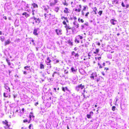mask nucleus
<instances>
[{"mask_svg": "<svg viewBox=\"0 0 129 129\" xmlns=\"http://www.w3.org/2000/svg\"><path fill=\"white\" fill-rule=\"evenodd\" d=\"M11 42L10 41V40L9 39L7 41L5 42L4 43V45L5 46H6L7 45L9 44Z\"/></svg>", "mask_w": 129, "mask_h": 129, "instance_id": "27", "label": "nucleus"}, {"mask_svg": "<svg viewBox=\"0 0 129 129\" xmlns=\"http://www.w3.org/2000/svg\"><path fill=\"white\" fill-rule=\"evenodd\" d=\"M62 90L64 92H65L66 90H67L69 91H70L67 87H62Z\"/></svg>", "mask_w": 129, "mask_h": 129, "instance_id": "22", "label": "nucleus"}, {"mask_svg": "<svg viewBox=\"0 0 129 129\" xmlns=\"http://www.w3.org/2000/svg\"><path fill=\"white\" fill-rule=\"evenodd\" d=\"M102 13H103V11H99L98 12V13L99 14L100 16L102 14Z\"/></svg>", "mask_w": 129, "mask_h": 129, "instance_id": "38", "label": "nucleus"}, {"mask_svg": "<svg viewBox=\"0 0 129 129\" xmlns=\"http://www.w3.org/2000/svg\"><path fill=\"white\" fill-rule=\"evenodd\" d=\"M101 58V56H100L98 57V59L99 60H100V59Z\"/></svg>", "mask_w": 129, "mask_h": 129, "instance_id": "57", "label": "nucleus"}, {"mask_svg": "<svg viewBox=\"0 0 129 129\" xmlns=\"http://www.w3.org/2000/svg\"><path fill=\"white\" fill-rule=\"evenodd\" d=\"M23 73L24 74H27V73L26 71H23Z\"/></svg>", "mask_w": 129, "mask_h": 129, "instance_id": "49", "label": "nucleus"}, {"mask_svg": "<svg viewBox=\"0 0 129 129\" xmlns=\"http://www.w3.org/2000/svg\"><path fill=\"white\" fill-rule=\"evenodd\" d=\"M30 66H25V67H24V68L25 69L28 70V69H27V68H30Z\"/></svg>", "mask_w": 129, "mask_h": 129, "instance_id": "40", "label": "nucleus"}, {"mask_svg": "<svg viewBox=\"0 0 129 129\" xmlns=\"http://www.w3.org/2000/svg\"><path fill=\"white\" fill-rule=\"evenodd\" d=\"M121 5L123 7H125V5L123 2L122 3Z\"/></svg>", "mask_w": 129, "mask_h": 129, "instance_id": "48", "label": "nucleus"}, {"mask_svg": "<svg viewBox=\"0 0 129 129\" xmlns=\"http://www.w3.org/2000/svg\"><path fill=\"white\" fill-rule=\"evenodd\" d=\"M72 54L73 55H74L76 57H78L79 56V55L78 53H75L74 51L72 52Z\"/></svg>", "mask_w": 129, "mask_h": 129, "instance_id": "20", "label": "nucleus"}, {"mask_svg": "<svg viewBox=\"0 0 129 129\" xmlns=\"http://www.w3.org/2000/svg\"><path fill=\"white\" fill-rule=\"evenodd\" d=\"M99 51V49H96L95 50V51L93 52V53L94 54H97L98 53Z\"/></svg>", "mask_w": 129, "mask_h": 129, "instance_id": "35", "label": "nucleus"}, {"mask_svg": "<svg viewBox=\"0 0 129 129\" xmlns=\"http://www.w3.org/2000/svg\"><path fill=\"white\" fill-rule=\"evenodd\" d=\"M78 37H79L80 39H82L83 38V37L80 36V35H78L77 36H76L75 39V42H77L78 43H79L80 42V41L78 40V39L77 38H78Z\"/></svg>", "mask_w": 129, "mask_h": 129, "instance_id": "10", "label": "nucleus"}, {"mask_svg": "<svg viewBox=\"0 0 129 129\" xmlns=\"http://www.w3.org/2000/svg\"><path fill=\"white\" fill-rule=\"evenodd\" d=\"M117 22V20H114L113 19H111L110 20V22L111 24L113 25H114L116 24V22Z\"/></svg>", "mask_w": 129, "mask_h": 129, "instance_id": "16", "label": "nucleus"}, {"mask_svg": "<svg viewBox=\"0 0 129 129\" xmlns=\"http://www.w3.org/2000/svg\"><path fill=\"white\" fill-rule=\"evenodd\" d=\"M51 61V60L50 59L49 57H48L47 58L46 60V62L47 64L48 65H49L50 64V63Z\"/></svg>", "mask_w": 129, "mask_h": 129, "instance_id": "17", "label": "nucleus"}, {"mask_svg": "<svg viewBox=\"0 0 129 129\" xmlns=\"http://www.w3.org/2000/svg\"><path fill=\"white\" fill-rule=\"evenodd\" d=\"M33 34L35 35H38L37 33V29H34V30Z\"/></svg>", "mask_w": 129, "mask_h": 129, "instance_id": "28", "label": "nucleus"}, {"mask_svg": "<svg viewBox=\"0 0 129 129\" xmlns=\"http://www.w3.org/2000/svg\"><path fill=\"white\" fill-rule=\"evenodd\" d=\"M64 27L66 28V30L67 33H69V30H72L75 29L74 27H71L69 25H67V24L64 25Z\"/></svg>", "mask_w": 129, "mask_h": 129, "instance_id": "3", "label": "nucleus"}, {"mask_svg": "<svg viewBox=\"0 0 129 129\" xmlns=\"http://www.w3.org/2000/svg\"><path fill=\"white\" fill-rule=\"evenodd\" d=\"M129 6V5L128 4H126L125 6V7L126 8H128V7Z\"/></svg>", "mask_w": 129, "mask_h": 129, "instance_id": "52", "label": "nucleus"}, {"mask_svg": "<svg viewBox=\"0 0 129 129\" xmlns=\"http://www.w3.org/2000/svg\"><path fill=\"white\" fill-rule=\"evenodd\" d=\"M31 41L33 43V45H35V43H34V40H31Z\"/></svg>", "mask_w": 129, "mask_h": 129, "instance_id": "51", "label": "nucleus"}, {"mask_svg": "<svg viewBox=\"0 0 129 129\" xmlns=\"http://www.w3.org/2000/svg\"><path fill=\"white\" fill-rule=\"evenodd\" d=\"M115 108H116V107L115 106H113L112 107V110L113 111H115Z\"/></svg>", "mask_w": 129, "mask_h": 129, "instance_id": "41", "label": "nucleus"}, {"mask_svg": "<svg viewBox=\"0 0 129 129\" xmlns=\"http://www.w3.org/2000/svg\"><path fill=\"white\" fill-rule=\"evenodd\" d=\"M55 31L58 35H61L62 34V30L60 29H56L55 30Z\"/></svg>", "mask_w": 129, "mask_h": 129, "instance_id": "12", "label": "nucleus"}, {"mask_svg": "<svg viewBox=\"0 0 129 129\" xmlns=\"http://www.w3.org/2000/svg\"><path fill=\"white\" fill-rule=\"evenodd\" d=\"M33 126L31 124H30L28 128L29 129H31V128Z\"/></svg>", "mask_w": 129, "mask_h": 129, "instance_id": "45", "label": "nucleus"}, {"mask_svg": "<svg viewBox=\"0 0 129 129\" xmlns=\"http://www.w3.org/2000/svg\"><path fill=\"white\" fill-rule=\"evenodd\" d=\"M10 92L5 91V92H4L3 94V95L4 97L5 98H7L9 96H10Z\"/></svg>", "mask_w": 129, "mask_h": 129, "instance_id": "15", "label": "nucleus"}, {"mask_svg": "<svg viewBox=\"0 0 129 129\" xmlns=\"http://www.w3.org/2000/svg\"><path fill=\"white\" fill-rule=\"evenodd\" d=\"M28 121L27 120V119H25L23 120V122L24 123L28 122Z\"/></svg>", "mask_w": 129, "mask_h": 129, "instance_id": "47", "label": "nucleus"}, {"mask_svg": "<svg viewBox=\"0 0 129 129\" xmlns=\"http://www.w3.org/2000/svg\"><path fill=\"white\" fill-rule=\"evenodd\" d=\"M89 12H87L85 14V16L86 17H87L88 16V15L89 14Z\"/></svg>", "mask_w": 129, "mask_h": 129, "instance_id": "43", "label": "nucleus"}, {"mask_svg": "<svg viewBox=\"0 0 129 129\" xmlns=\"http://www.w3.org/2000/svg\"><path fill=\"white\" fill-rule=\"evenodd\" d=\"M78 8H75L74 10V11L77 12H80L81 11V8L82 6L81 5H79L78 6H77Z\"/></svg>", "mask_w": 129, "mask_h": 129, "instance_id": "9", "label": "nucleus"}, {"mask_svg": "<svg viewBox=\"0 0 129 129\" xmlns=\"http://www.w3.org/2000/svg\"><path fill=\"white\" fill-rule=\"evenodd\" d=\"M113 4H117L119 3L118 0H113L112 1Z\"/></svg>", "mask_w": 129, "mask_h": 129, "instance_id": "26", "label": "nucleus"}, {"mask_svg": "<svg viewBox=\"0 0 129 129\" xmlns=\"http://www.w3.org/2000/svg\"><path fill=\"white\" fill-rule=\"evenodd\" d=\"M97 76L96 73L95 72H94L92 73L91 74V76H90V77L91 79H94V78L96 77Z\"/></svg>", "mask_w": 129, "mask_h": 129, "instance_id": "11", "label": "nucleus"}, {"mask_svg": "<svg viewBox=\"0 0 129 129\" xmlns=\"http://www.w3.org/2000/svg\"><path fill=\"white\" fill-rule=\"evenodd\" d=\"M59 7H55V8L54 11L56 12H58L59 10Z\"/></svg>", "mask_w": 129, "mask_h": 129, "instance_id": "29", "label": "nucleus"}, {"mask_svg": "<svg viewBox=\"0 0 129 129\" xmlns=\"http://www.w3.org/2000/svg\"><path fill=\"white\" fill-rule=\"evenodd\" d=\"M38 102H36V103H35V105L36 106H37V105H38Z\"/></svg>", "mask_w": 129, "mask_h": 129, "instance_id": "54", "label": "nucleus"}, {"mask_svg": "<svg viewBox=\"0 0 129 129\" xmlns=\"http://www.w3.org/2000/svg\"><path fill=\"white\" fill-rule=\"evenodd\" d=\"M61 19L62 20V23L64 25H66V24H67V23H68L69 22V20L67 17H65L64 16H61Z\"/></svg>", "mask_w": 129, "mask_h": 129, "instance_id": "4", "label": "nucleus"}, {"mask_svg": "<svg viewBox=\"0 0 129 129\" xmlns=\"http://www.w3.org/2000/svg\"><path fill=\"white\" fill-rule=\"evenodd\" d=\"M22 14L23 16L24 15L26 17H27L30 16V14H27L26 12H24L22 13Z\"/></svg>", "mask_w": 129, "mask_h": 129, "instance_id": "25", "label": "nucleus"}, {"mask_svg": "<svg viewBox=\"0 0 129 129\" xmlns=\"http://www.w3.org/2000/svg\"><path fill=\"white\" fill-rule=\"evenodd\" d=\"M78 20L79 22H80L82 23H83L84 22V20L82 19H80V18H78Z\"/></svg>", "mask_w": 129, "mask_h": 129, "instance_id": "34", "label": "nucleus"}, {"mask_svg": "<svg viewBox=\"0 0 129 129\" xmlns=\"http://www.w3.org/2000/svg\"><path fill=\"white\" fill-rule=\"evenodd\" d=\"M103 66H105V62H104L103 64Z\"/></svg>", "mask_w": 129, "mask_h": 129, "instance_id": "61", "label": "nucleus"}, {"mask_svg": "<svg viewBox=\"0 0 129 129\" xmlns=\"http://www.w3.org/2000/svg\"><path fill=\"white\" fill-rule=\"evenodd\" d=\"M2 34V32L1 31H0V35H1Z\"/></svg>", "mask_w": 129, "mask_h": 129, "instance_id": "63", "label": "nucleus"}, {"mask_svg": "<svg viewBox=\"0 0 129 129\" xmlns=\"http://www.w3.org/2000/svg\"><path fill=\"white\" fill-rule=\"evenodd\" d=\"M34 10H32V12H33L32 14L33 15H35V14L34 12Z\"/></svg>", "mask_w": 129, "mask_h": 129, "instance_id": "50", "label": "nucleus"}, {"mask_svg": "<svg viewBox=\"0 0 129 129\" xmlns=\"http://www.w3.org/2000/svg\"><path fill=\"white\" fill-rule=\"evenodd\" d=\"M85 85L82 84H80L76 87L75 89L78 91H80L81 90L84 88Z\"/></svg>", "mask_w": 129, "mask_h": 129, "instance_id": "2", "label": "nucleus"}, {"mask_svg": "<svg viewBox=\"0 0 129 129\" xmlns=\"http://www.w3.org/2000/svg\"><path fill=\"white\" fill-rule=\"evenodd\" d=\"M55 73H55H55H53V75H52V76H53V77H54V76H55Z\"/></svg>", "mask_w": 129, "mask_h": 129, "instance_id": "59", "label": "nucleus"}, {"mask_svg": "<svg viewBox=\"0 0 129 129\" xmlns=\"http://www.w3.org/2000/svg\"><path fill=\"white\" fill-rule=\"evenodd\" d=\"M8 19H9V20H11V17H8Z\"/></svg>", "mask_w": 129, "mask_h": 129, "instance_id": "64", "label": "nucleus"}, {"mask_svg": "<svg viewBox=\"0 0 129 129\" xmlns=\"http://www.w3.org/2000/svg\"><path fill=\"white\" fill-rule=\"evenodd\" d=\"M71 70L72 72H76L77 70L75 69L73 67H72L71 68Z\"/></svg>", "mask_w": 129, "mask_h": 129, "instance_id": "30", "label": "nucleus"}, {"mask_svg": "<svg viewBox=\"0 0 129 129\" xmlns=\"http://www.w3.org/2000/svg\"><path fill=\"white\" fill-rule=\"evenodd\" d=\"M97 45L98 46H100V42H98L97 43Z\"/></svg>", "mask_w": 129, "mask_h": 129, "instance_id": "60", "label": "nucleus"}, {"mask_svg": "<svg viewBox=\"0 0 129 129\" xmlns=\"http://www.w3.org/2000/svg\"><path fill=\"white\" fill-rule=\"evenodd\" d=\"M63 4L64 5L66 6H68V4L66 3V0L64 1V2H63Z\"/></svg>", "mask_w": 129, "mask_h": 129, "instance_id": "36", "label": "nucleus"}, {"mask_svg": "<svg viewBox=\"0 0 129 129\" xmlns=\"http://www.w3.org/2000/svg\"><path fill=\"white\" fill-rule=\"evenodd\" d=\"M59 62V61L58 60H56V63H57Z\"/></svg>", "mask_w": 129, "mask_h": 129, "instance_id": "58", "label": "nucleus"}, {"mask_svg": "<svg viewBox=\"0 0 129 129\" xmlns=\"http://www.w3.org/2000/svg\"><path fill=\"white\" fill-rule=\"evenodd\" d=\"M94 9H95V10H93V11L94 12L95 14H97L96 11H97V8L96 7H94Z\"/></svg>", "mask_w": 129, "mask_h": 129, "instance_id": "32", "label": "nucleus"}, {"mask_svg": "<svg viewBox=\"0 0 129 129\" xmlns=\"http://www.w3.org/2000/svg\"><path fill=\"white\" fill-rule=\"evenodd\" d=\"M22 111H23L24 112V108H23L22 109V110H21Z\"/></svg>", "mask_w": 129, "mask_h": 129, "instance_id": "55", "label": "nucleus"}, {"mask_svg": "<svg viewBox=\"0 0 129 129\" xmlns=\"http://www.w3.org/2000/svg\"><path fill=\"white\" fill-rule=\"evenodd\" d=\"M70 10L67 8H65L63 10V12L65 14H68L70 13Z\"/></svg>", "mask_w": 129, "mask_h": 129, "instance_id": "13", "label": "nucleus"}, {"mask_svg": "<svg viewBox=\"0 0 129 129\" xmlns=\"http://www.w3.org/2000/svg\"><path fill=\"white\" fill-rule=\"evenodd\" d=\"M43 9L46 12H48L47 11V10L49 9V7L48 6H47V7H46L45 6H43Z\"/></svg>", "mask_w": 129, "mask_h": 129, "instance_id": "23", "label": "nucleus"}, {"mask_svg": "<svg viewBox=\"0 0 129 129\" xmlns=\"http://www.w3.org/2000/svg\"><path fill=\"white\" fill-rule=\"evenodd\" d=\"M40 68L41 69H44V66L42 63H41L40 64Z\"/></svg>", "mask_w": 129, "mask_h": 129, "instance_id": "31", "label": "nucleus"}, {"mask_svg": "<svg viewBox=\"0 0 129 129\" xmlns=\"http://www.w3.org/2000/svg\"><path fill=\"white\" fill-rule=\"evenodd\" d=\"M2 123L3 124L5 125L4 127L5 129L8 128L10 126V125L8 124V122L6 120L3 121Z\"/></svg>", "mask_w": 129, "mask_h": 129, "instance_id": "7", "label": "nucleus"}, {"mask_svg": "<svg viewBox=\"0 0 129 129\" xmlns=\"http://www.w3.org/2000/svg\"><path fill=\"white\" fill-rule=\"evenodd\" d=\"M33 18L34 20H35V21L33 22L32 23L34 25H38L40 22V18H37L35 17H34Z\"/></svg>", "mask_w": 129, "mask_h": 129, "instance_id": "5", "label": "nucleus"}, {"mask_svg": "<svg viewBox=\"0 0 129 129\" xmlns=\"http://www.w3.org/2000/svg\"><path fill=\"white\" fill-rule=\"evenodd\" d=\"M33 8H37L38 7V5L35 3H34L31 4Z\"/></svg>", "mask_w": 129, "mask_h": 129, "instance_id": "24", "label": "nucleus"}, {"mask_svg": "<svg viewBox=\"0 0 129 129\" xmlns=\"http://www.w3.org/2000/svg\"><path fill=\"white\" fill-rule=\"evenodd\" d=\"M45 19L47 20V21H50L52 19H54L55 18V15H52L51 14H49L46 13L44 14Z\"/></svg>", "mask_w": 129, "mask_h": 129, "instance_id": "1", "label": "nucleus"}, {"mask_svg": "<svg viewBox=\"0 0 129 129\" xmlns=\"http://www.w3.org/2000/svg\"><path fill=\"white\" fill-rule=\"evenodd\" d=\"M29 117L30 118L29 120L28 121V123H29L30 122V121L31 120V117L34 118L35 117V116L33 115V113L32 112H31L30 113V114L29 116Z\"/></svg>", "mask_w": 129, "mask_h": 129, "instance_id": "18", "label": "nucleus"}, {"mask_svg": "<svg viewBox=\"0 0 129 129\" xmlns=\"http://www.w3.org/2000/svg\"><path fill=\"white\" fill-rule=\"evenodd\" d=\"M77 19V18L76 16H73V19L74 20V21L73 22V24L75 27L78 28L79 27V24L76 21Z\"/></svg>", "mask_w": 129, "mask_h": 129, "instance_id": "6", "label": "nucleus"}, {"mask_svg": "<svg viewBox=\"0 0 129 129\" xmlns=\"http://www.w3.org/2000/svg\"><path fill=\"white\" fill-rule=\"evenodd\" d=\"M5 88L6 90H5V91L7 92H10V88L7 85H5Z\"/></svg>", "mask_w": 129, "mask_h": 129, "instance_id": "19", "label": "nucleus"}, {"mask_svg": "<svg viewBox=\"0 0 129 129\" xmlns=\"http://www.w3.org/2000/svg\"><path fill=\"white\" fill-rule=\"evenodd\" d=\"M0 39L3 42L4 41V38L2 37H0Z\"/></svg>", "mask_w": 129, "mask_h": 129, "instance_id": "39", "label": "nucleus"}, {"mask_svg": "<svg viewBox=\"0 0 129 129\" xmlns=\"http://www.w3.org/2000/svg\"><path fill=\"white\" fill-rule=\"evenodd\" d=\"M3 18L5 20H6L7 19V18L6 16L3 17Z\"/></svg>", "mask_w": 129, "mask_h": 129, "instance_id": "53", "label": "nucleus"}, {"mask_svg": "<svg viewBox=\"0 0 129 129\" xmlns=\"http://www.w3.org/2000/svg\"><path fill=\"white\" fill-rule=\"evenodd\" d=\"M98 64L99 66V68L100 69H101L102 68V67L99 63H98Z\"/></svg>", "mask_w": 129, "mask_h": 129, "instance_id": "42", "label": "nucleus"}, {"mask_svg": "<svg viewBox=\"0 0 129 129\" xmlns=\"http://www.w3.org/2000/svg\"><path fill=\"white\" fill-rule=\"evenodd\" d=\"M93 112L92 111H91L89 113V114H88L87 115V118L88 119L90 118L91 117V115H93Z\"/></svg>", "mask_w": 129, "mask_h": 129, "instance_id": "21", "label": "nucleus"}, {"mask_svg": "<svg viewBox=\"0 0 129 129\" xmlns=\"http://www.w3.org/2000/svg\"><path fill=\"white\" fill-rule=\"evenodd\" d=\"M68 42L70 45L71 46H72L73 45V43L71 42L70 40H69L68 41Z\"/></svg>", "mask_w": 129, "mask_h": 129, "instance_id": "33", "label": "nucleus"}, {"mask_svg": "<svg viewBox=\"0 0 129 129\" xmlns=\"http://www.w3.org/2000/svg\"><path fill=\"white\" fill-rule=\"evenodd\" d=\"M102 74L104 76L105 75L104 73V72H102Z\"/></svg>", "mask_w": 129, "mask_h": 129, "instance_id": "56", "label": "nucleus"}, {"mask_svg": "<svg viewBox=\"0 0 129 129\" xmlns=\"http://www.w3.org/2000/svg\"><path fill=\"white\" fill-rule=\"evenodd\" d=\"M50 6H54L58 2L57 0H51L50 1Z\"/></svg>", "mask_w": 129, "mask_h": 129, "instance_id": "8", "label": "nucleus"}, {"mask_svg": "<svg viewBox=\"0 0 129 129\" xmlns=\"http://www.w3.org/2000/svg\"><path fill=\"white\" fill-rule=\"evenodd\" d=\"M19 113L21 114H23L24 113V112L23 111H22L21 110L19 111Z\"/></svg>", "mask_w": 129, "mask_h": 129, "instance_id": "44", "label": "nucleus"}, {"mask_svg": "<svg viewBox=\"0 0 129 129\" xmlns=\"http://www.w3.org/2000/svg\"><path fill=\"white\" fill-rule=\"evenodd\" d=\"M6 60L7 62L8 65L10 66L11 65V63L10 62H9V61L7 59H6Z\"/></svg>", "mask_w": 129, "mask_h": 129, "instance_id": "37", "label": "nucleus"}, {"mask_svg": "<svg viewBox=\"0 0 129 129\" xmlns=\"http://www.w3.org/2000/svg\"><path fill=\"white\" fill-rule=\"evenodd\" d=\"M87 6H85L83 7V9L82 11H81V14L82 15H84L85 14L84 11H85L86 10V9H88V8L87 7Z\"/></svg>", "mask_w": 129, "mask_h": 129, "instance_id": "14", "label": "nucleus"}, {"mask_svg": "<svg viewBox=\"0 0 129 129\" xmlns=\"http://www.w3.org/2000/svg\"><path fill=\"white\" fill-rule=\"evenodd\" d=\"M109 69L108 68L106 67L104 68V70L106 72L107 70Z\"/></svg>", "mask_w": 129, "mask_h": 129, "instance_id": "46", "label": "nucleus"}, {"mask_svg": "<svg viewBox=\"0 0 129 129\" xmlns=\"http://www.w3.org/2000/svg\"><path fill=\"white\" fill-rule=\"evenodd\" d=\"M18 110H16L15 111V113H17V112H18Z\"/></svg>", "mask_w": 129, "mask_h": 129, "instance_id": "62", "label": "nucleus"}]
</instances>
